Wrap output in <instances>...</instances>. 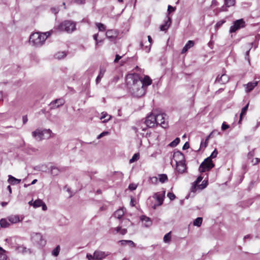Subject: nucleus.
Wrapping results in <instances>:
<instances>
[{"instance_id":"obj_7","label":"nucleus","mask_w":260,"mask_h":260,"mask_svg":"<svg viewBox=\"0 0 260 260\" xmlns=\"http://www.w3.org/2000/svg\"><path fill=\"white\" fill-rule=\"evenodd\" d=\"M31 241L36 244L43 247L46 244V241L43 239L42 235L39 233H33L31 235Z\"/></svg>"},{"instance_id":"obj_13","label":"nucleus","mask_w":260,"mask_h":260,"mask_svg":"<svg viewBox=\"0 0 260 260\" xmlns=\"http://www.w3.org/2000/svg\"><path fill=\"white\" fill-rule=\"evenodd\" d=\"M140 219L142 222H144V224L146 227H149L152 224V222L151 219L145 215H142L140 217Z\"/></svg>"},{"instance_id":"obj_51","label":"nucleus","mask_w":260,"mask_h":260,"mask_svg":"<svg viewBox=\"0 0 260 260\" xmlns=\"http://www.w3.org/2000/svg\"><path fill=\"white\" fill-rule=\"evenodd\" d=\"M86 257L88 259V260H94V254L92 255L91 254L87 253L86 254Z\"/></svg>"},{"instance_id":"obj_9","label":"nucleus","mask_w":260,"mask_h":260,"mask_svg":"<svg viewBox=\"0 0 260 260\" xmlns=\"http://www.w3.org/2000/svg\"><path fill=\"white\" fill-rule=\"evenodd\" d=\"M245 26V22L243 20V19H240L235 21L234 22L233 25L231 26L230 27V32H236L237 30L243 28Z\"/></svg>"},{"instance_id":"obj_45","label":"nucleus","mask_w":260,"mask_h":260,"mask_svg":"<svg viewBox=\"0 0 260 260\" xmlns=\"http://www.w3.org/2000/svg\"><path fill=\"white\" fill-rule=\"evenodd\" d=\"M207 186V182L203 181L202 184L198 186V188L201 189L205 188Z\"/></svg>"},{"instance_id":"obj_28","label":"nucleus","mask_w":260,"mask_h":260,"mask_svg":"<svg viewBox=\"0 0 260 260\" xmlns=\"http://www.w3.org/2000/svg\"><path fill=\"white\" fill-rule=\"evenodd\" d=\"M158 180L161 183L166 182L168 180L167 175L165 174L158 175Z\"/></svg>"},{"instance_id":"obj_21","label":"nucleus","mask_w":260,"mask_h":260,"mask_svg":"<svg viewBox=\"0 0 260 260\" xmlns=\"http://www.w3.org/2000/svg\"><path fill=\"white\" fill-rule=\"evenodd\" d=\"M141 81L143 83V86L145 88L147 86H148L152 83L151 79L148 76H145L143 80H141Z\"/></svg>"},{"instance_id":"obj_31","label":"nucleus","mask_w":260,"mask_h":260,"mask_svg":"<svg viewBox=\"0 0 260 260\" xmlns=\"http://www.w3.org/2000/svg\"><path fill=\"white\" fill-rule=\"evenodd\" d=\"M235 0H224V5L226 7H230L235 5Z\"/></svg>"},{"instance_id":"obj_15","label":"nucleus","mask_w":260,"mask_h":260,"mask_svg":"<svg viewBox=\"0 0 260 260\" xmlns=\"http://www.w3.org/2000/svg\"><path fill=\"white\" fill-rule=\"evenodd\" d=\"M106 35L109 39H115L117 37L118 34L114 29H109L107 31Z\"/></svg>"},{"instance_id":"obj_60","label":"nucleus","mask_w":260,"mask_h":260,"mask_svg":"<svg viewBox=\"0 0 260 260\" xmlns=\"http://www.w3.org/2000/svg\"><path fill=\"white\" fill-rule=\"evenodd\" d=\"M227 8H229V7H226L224 4V5L220 8V11H227Z\"/></svg>"},{"instance_id":"obj_18","label":"nucleus","mask_w":260,"mask_h":260,"mask_svg":"<svg viewBox=\"0 0 260 260\" xmlns=\"http://www.w3.org/2000/svg\"><path fill=\"white\" fill-rule=\"evenodd\" d=\"M194 45V42L193 41L189 40L188 41L186 45L184 46L182 50L181 53H185L189 49L193 47Z\"/></svg>"},{"instance_id":"obj_24","label":"nucleus","mask_w":260,"mask_h":260,"mask_svg":"<svg viewBox=\"0 0 260 260\" xmlns=\"http://www.w3.org/2000/svg\"><path fill=\"white\" fill-rule=\"evenodd\" d=\"M124 211L123 209H119L114 213V216L118 219H120L124 215Z\"/></svg>"},{"instance_id":"obj_17","label":"nucleus","mask_w":260,"mask_h":260,"mask_svg":"<svg viewBox=\"0 0 260 260\" xmlns=\"http://www.w3.org/2000/svg\"><path fill=\"white\" fill-rule=\"evenodd\" d=\"M8 219L9 222L13 224L18 223L22 220L20 219L19 216L18 215H11L8 217Z\"/></svg>"},{"instance_id":"obj_57","label":"nucleus","mask_w":260,"mask_h":260,"mask_svg":"<svg viewBox=\"0 0 260 260\" xmlns=\"http://www.w3.org/2000/svg\"><path fill=\"white\" fill-rule=\"evenodd\" d=\"M224 21H220L216 23V26L217 27H220L224 23Z\"/></svg>"},{"instance_id":"obj_41","label":"nucleus","mask_w":260,"mask_h":260,"mask_svg":"<svg viewBox=\"0 0 260 260\" xmlns=\"http://www.w3.org/2000/svg\"><path fill=\"white\" fill-rule=\"evenodd\" d=\"M119 242L120 243L121 245H125L127 244V242H131V245L133 246H134L135 245V243L133 242V241H131V240H120L119 241Z\"/></svg>"},{"instance_id":"obj_44","label":"nucleus","mask_w":260,"mask_h":260,"mask_svg":"<svg viewBox=\"0 0 260 260\" xmlns=\"http://www.w3.org/2000/svg\"><path fill=\"white\" fill-rule=\"evenodd\" d=\"M121 229V227L119 226L116 228L112 229L111 230V233H113V234H116L118 232H120Z\"/></svg>"},{"instance_id":"obj_29","label":"nucleus","mask_w":260,"mask_h":260,"mask_svg":"<svg viewBox=\"0 0 260 260\" xmlns=\"http://www.w3.org/2000/svg\"><path fill=\"white\" fill-rule=\"evenodd\" d=\"M151 44H149L148 45H145V46H144L143 45V43L142 42H140V46H141V48L142 49H143V50H145L146 52H149L150 50V48H151Z\"/></svg>"},{"instance_id":"obj_35","label":"nucleus","mask_w":260,"mask_h":260,"mask_svg":"<svg viewBox=\"0 0 260 260\" xmlns=\"http://www.w3.org/2000/svg\"><path fill=\"white\" fill-rule=\"evenodd\" d=\"M66 56L65 52H59L55 55V57L57 59H61Z\"/></svg>"},{"instance_id":"obj_26","label":"nucleus","mask_w":260,"mask_h":260,"mask_svg":"<svg viewBox=\"0 0 260 260\" xmlns=\"http://www.w3.org/2000/svg\"><path fill=\"white\" fill-rule=\"evenodd\" d=\"M0 225L2 228H8L10 225L9 220L5 218H2L0 220Z\"/></svg>"},{"instance_id":"obj_19","label":"nucleus","mask_w":260,"mask_h":260,"mask_svg":"<svg viewBox=\"0 0 260 260\" xmlns=\"http://www.w3.org/2000/svg\"><path fill=\"white\" fill-rule=\"evenodd\" d=\"M186 169L185 165L180 161L179 162H177V170L179 173H182L184 172Z\"/></svg>"},{"instance_id":"obj_14","label":"nucleus","mask_w":260,"mask_h":260,"mask_svg":"<svg viewBox=\"0 0 260 260\" xmlns=\"http://www.w3.org/2000/svg\"><path fill=\"white\" fill-rule=\"evenodd\" d=\"M229 81V77L226 74H222L220 77L218 76L215 80V82L224 84Z\"/></svg>"},{"instance_id":"obj_11","label":"nucleus","mask_w":260,"mask_h":260,"mask_svg":"<svg viewBox=\"0 0 260 260\" xmlns=\"http://www.w3.org/2000/svg\"><path fill=\"white\" fill-rule=\"evenodd\" d=\"M64 101L62 99H58L55 100H54L52 102L50 103V105L51 106V109H55L58 108L60 106H62L64 104Z\"/></svg>"},{"instance_id":"obj_30","label":"nucleus","mask_w":260,"mask_h":260,"mask_svg":"<svg viewBox=\"0 0 260 260\" xmlns=\"http://www.w3.org/2000/svg\"><path fill=\"white\" fill-rule=\"evenodd\" d=\"M202 221L203 218L202 217H198L193 221V225L197 226H200L202 223Z\"/></svg>"},{"instance_id":"obj_53","label":"nucleus","mask_w":260,"mask_h":260,"mask_svg":"<svg viewBox=\"0 0 260 260\" xmlns=\"http://www.w3.org/2000/svg\"><path fill=\"white\" fill-rule=\"evenodd\" d=\"M189 147V144L188 142H185V143L184 144L182 149L183 150H186L188 149Z\"/></svg>"},{"instance_id":"obj_58","label":"nucleus","mask_w":260,"mask_h":260,"mask_svg":"<svg viewBox=\"0 0 260 260\" xmlns=\"http://www.w3.org/2000/svg\"><path fill=\"white\" fill-rule=\"evenodd\" d=\"M254 150L253 149L252 151H250V152H249L248 153V156L249 158L252 157L254 156Z\"/></svg>"},{"instance_id":"obj_55","label":"nucleus","mask_w":260,"mask_h":260,"mask_svg":"<svg viewBox=\"0 0 260 260\" xmlns=\"http://www.w3.org/2000/svg\"><path fill=\"white\" fill-rule=\"evenodd\" d=\"M122 56H120L118 54H116L115 56V58L114 60L115 62H118V61L121 58Z\"/></svg>"},{"instance_id":"obj_1","label":"nucleus","mask_w":260,"mask_h":260,"mask_svg":"<svg viewBox=\"0 0 260 260\" xmlns=\"http://www.w3.org/2000/svg\"><path fill=\"white\" fill-rule=\"evenodd\" d=\"M126 82L132 94L136 97L140 98L145 93V87L138 76L129 74L126 76Z\"/></svg>"},{"instance_id":"obj_59","label":"nucleus","mask_w":260,"mask_h":260,"mask_svg":"<svg viewBox=\"0 0 260 260\" xmlns=\"http://www.w3.org/2000/svg\"><path fill=\"white\" fill-rule=\"evenodd\" d=\"M120 233L121 235H124L127 233V230L126 229H121Z\"/></svg>"},{"instance_id":"obj_48","label":"nucleus","mask_w":260,"mask_h":260,"mask_svg":"<svg viewBox=\"0 0 260 260\" xmlns=\"http://www.w3.org/2000/svg\"><path fill=\"white\" fill-rule=\"evenodd\" d=\"M175 7H173L170 5H169L168 7V13L170 14V13L175 11Z\"/></svg>"},{"instance_id":"obj_4","label":"nucleus","mask_w":260,"mask_h":260,"mask_svg":"<svg viewBox=\"0 0 260 260\" xmlns=\"http://www.w3.org/2000/svg\"><path fill=\"white\" fill-rule=\"evenodd\" d=\"M51 131L50 129H41L38 128L32 132V137L38 141H41L50 137Z\"/></svg>"},{"instance_id":"obj_3","label":"nucleus","mask_w":260,"mask_h":260,"mask_svg":"<svg viewBox=\"0 0 260 260\" xmlns=\"http://www.w3.org/2000/svg\"><path fill=\"white\" fill-rule=\"evenodd\" d=\"M56 29L60 31L71 33L76 29V23L71 20H65L56 27Z\"/></svg>"},{"instance_id":"obj_5","label":"nucleus","mask_w":260,"mask_h":260,"mask_svg":"<svg viewBox=\"0 0 260 260\" xmlns=\"http://www.w3.org/2000/svg\"><path fill=\"white\" fill-rule=\"evenodd\" d=\"M156 123L155 114L151 113L146 117L144 121L145 126H142L141 128L143 131H145L147 128L153 127Z\"/></svg>"},{"instance_id":"obj_52","label":"nucleus","mask_w":260,"mask_h":260,"mask_svg":"<svg viewBox=\"0 0 260 260\" xmlns=\"http://www.w3.org/2000/svg\"><path fill=\"white\" fill-rule=\"evenodd\" d=\"M229 127V125L225 124V123L224 122L221 126V129L222 131H225L226 129H228Z\"/></svg>"},{"instance_id":"obj_61","label":"nucleus","mask_w":260,"mask_h":260,"mask_svg":"<svg viewBox=\"0 0 260 260\" xmlns=\"http://www.w3.org/2000/svg\"><path fill=\"white\" fill-rule=\"evenodd\" d=\"M22 120L23 124H25L28 121L27 116L26 115L23 116L22 117Z\"/></svg>"},{"instance_id":"obj_50","label":"nucleus","mask_w":260,"mask_h":260,"mask_svg":"<svg viewBox=\"0 0 260 260\" xmlns=\"http://www.w3.org/2000/svg\"><path fill=\"white\" fill-rule=\"evenodd\" d=\"M109 134V132H103V133H102L101 134H100L97 137V139H101V138H102L103 137L106 136V135H107L108 134Z\"/></svg>"},{"instance_id":"obj_49","label":"nucleus","mask_w":260,"mask_h":260,"mask_svg":"<svg viewBox=\"0 0 260 260\" xmlns=\"http://www.w3.org/2000/svg\"><path fill=\"white\" fill-rule=\"evenodd\" d=\"M137 187V185L136 184H133V183L130 184L128 186L129 189L131 190H135L136 189Z\"/></svg>"},{"instance_id":"obj_63","label":"nucleus","mask_w":260,"mask_h":260,"mask_svg":"<svg viewBox=\"0 0 260 260\" xmlns=\"http://www.w3.org/2000/svg\"><path fill=\"white\" fill-rule=\"evenodd\" d=\"M259 125L260 122H257L256 125L254 127H253V131H255L259 127Z\"/></svg>"},{"instance_id":"obj_46","label":"nucleus","mask_w":260,"mask_h":260,"mask_svg":"<svg viewBox=\"0 0 260 260\" xmlns=\"http://www.w3.org/2000/svg\"><path fill=\"white\" fill-rule=\"evenodd\" d=\"M167 196L171 201L174 200L176 198L175 195L173 193L170 192L168 193Z\"/></svg>"},{"instance_id":"obj_6","label":"nucleus","mask_w":260,"mask_h":260,"mask_svg":"<svg viewBox=\"0 0 260 260\" xmlns=\"http://www.w3.org/2000/svg\"><path fill=\"white\" fill-rule=\"evenodd\" d=\"M214 167V164L213 163L211 159L209 158H206L203 162L200 165L199 167V171L201 172H205L208 171Z\"/></svg>"},{"instance_id":"obj_37","label":"nucleus","mask_w":260,"mask_h":260,"mask_svg":"<svg viewBox=\"0 0 260 260\" xmlns=\"http://www.w3.org/2000/svg\"><path fill=\"white\" fill-rule=\"evenodd\" d=\"M7 256L5 253V251L0 247V260H6Z\"/></svg>"},{"instance_id":"obj_38","label":"nucleus","mask_w":260,"mask_h":260,"mask_svg":"<svg viewBox=\"0 0 260 260\" xmlns=\"http://www.w3.org/2000/svg\"><path fill=\"white\" fill-rule=\"evenodd\" d=\"M139 158V153H135L134 154L132 158L129 160V163L132 164L135 161L138 160Z\"/></svg>"},{"instance_id":"obj_42","label":"nucleus","mask_w":260,"mask_h":260,"mask_svg":"<svg viewBox=\"0 0 260 260\" xmlns=\"http://www.w3.org/2000/svg\"><path fill=\"white\" fill-rule=\"evenodd\" d=\"M252 45H253V44L252 43H250V45H249V49L248 50H247L245 53V59L246 60H247L248 61V62H250V59H249V51L250 50V49H251L252 47Z\"/></svg>"},{"instance_id":"obj_36","label":"nucleus","mask_w":260,"mask_h":260,"mask_svg":"<svg viewBox=\"0 0 260 260\" xmlns=\"http://www.w3.org/2000/svg\"><path fill=\"white\" fill-rule=\"evenodd\" d=\"M43 204V202L41 200H36L34 203L33 206L34 207H41Z\"/></svg>"},{"instance_id":"obj_47","label":"nucleus","mask_w":260,"mask_h":260,"mask_svg":"<svg viewBox=\"0 0 260 260\" xmlns=\"http://www.w3.org/2000/svg\"><path fill=\"white\" fill-rule=\"evenodd\" d=\"M215 133H217V131H213L209 135V136L207 137V138H206V140H205V143H207V142L208 141L209 138H211V137H213L214 135L215 134Z\"/></svg>"},{"instance_id":"obj_43","label":"nucleus","mask_w":260,"mask_h":260,"mask_svg":"<svg viewBox=\"0 0 260 260\" xmlns=\"http://www.w3.org/2000/svg\"><path fill=\"white\" fill-rule=\"evenodd\" d=\"M217 154H218V151L216 149H215L212 152V153L210 155V156L208 157L207 158H209L210 159L212 160V158H214L217 156Z\"/></svg>"},{"instance_id":"obj_62","label":"nucleus","mask_w":260,"mask_h":260,"mask_svg":"<svg viewBox=\"0 0 260 260\" xmlns=\"http://www.w3.org/2000/svg\"><path fill=\"white\" fill-rule=\"evenodd\" d=\"M259 125L260 122H257L256 125L254 127H253V131H255L259 127Z\"/></svg>"},{"instance_id":"obj_20","label":"nucleus","mask_w":260,"mask_h":260,"mask_svg":"<svg viewBox=\"0 0 260 260\" xmlns=\"http://www.w3.org/2000/svg\"><path fill=\"white\" fill-rule=\"evenodd\" d=\"M257 85V82H251L248 83L246 85V91L249 92L251 91L256 85Z\"/></svg>"},{"instance_id":"obj_23","label":"nucleus","mask_w":260,"mask_h":260,"mask_svg":"<svg viewBox=\"0 0 260 260\" xmlns=\"http://www.w3.org/2000/svg\"><path fill=\"white\" fill-rule=\"evenodd\" d=\"M203 177L202 176H199L197 180L193 182V186L191 188V191L195 192L196 191V188L198 187V184L202 180Z\"/></svg>"},{"instance_id":"obj_56","label":"nucleus","mask_w":260,"mask_h":260,"mask_svg":"<svg viewBox=\"0 0 260 260\" xmlns=\"http://www.w3.org/2000/svg\"><path fill=\"white\" fill-rule=\"evenodd\" d=\"M98 34H94L93 36V39L96 41V45L99 44V41L98 40Z\"/></svg>"},{"instance_id":"obj_8","label":"nucleus","mask_w":260,"mask_h":260,"mask_svg":"<svg viewBox=\"0 0 260 260\" xmlns=\"http://www.w3.org/2000/svg\"><path fill=\"white\" fill-rule=\"evenodd\" d=\"M166 117L167 115L165 113L155 114L156 125L159 124L164 128L168 127V123L167 122H166Z\"/></svg>"},{"instance_id":"obj_54","label":"nucleus","mask_w":260,"mask_h":260,"mask_svg":"<svg viewBox=\"0 0 260 260\" xmlns=\"http://www.w3.org/2000/svg\"><path fill=\"white\" fill-rule=\"evenodd\" d=\"M150 179L153 183H156L157 182L158 178L157 177H152Z\"/></svg>"},{"instance_id":"obj_27","label":"nucleus","mask_w":260,"mask_h":260,"mask_svg":"<svg viewBox=\"0 0 260 260\" xmlns=\"http://www.w3.org/2000/svg\"><path fill=\"white\" fill-rule=\"evenodd\" d=\"M249 104H247L242 109L240 115V120L239 123H240L242 120L243 116L245 115L247 112Z\"/></svg>"},{"instance_id":"obj_16","label":"nucleus","mask_w":260,"mask_h":260,"mask_svg":"<svg viewBox=\"0 0 260 260\" xmlns=\"http://www.w3.org/2000/svg\"><path fill=\"white\" fill-rule=\"evenodd\" d=\"M171 24V20L170 17H167V20L164 24L161 25L160 26V30L165 31L168 29Z\"/></svg>"},{"instance_id":"obj_12","label":"nucleus","mask_w":260,"mask_h":260,"mask_svg":"<svg viewBox=\"0 0 260 260\" xmlns=\"http://www.w3.org/2000/svg\"><path fill=\"white\" fill-rule=\"evenodd\" d=\"M165 194V191H163L162 192H157L154 194L153 197L157 201L158 205H161L162 204Z\"/></svg>"},{"instance_id":"obj_10","label":"nucleus","mask_w":260,"mask_h":260,"mask_svg":"<svg viewBox=\"0 0 260 260\" xmlns=\"http://www.w3.org/2000/svg\"><path fill=\"white\" fill-rule=\"evenodd\" d=\"M111 254L109 252L102 251L100 250H95L94 252V256L95 260H102L106 256Z\"/></svg>"},{"instance_id":"obj_40","label":"nucleus","mask_w":260,"mask_h":260,"mask_svg":"<svg viewBox=\"0 0 260 260\" xmlns=\"http://www.w3.org/2000/svg\"><path fill=\"white\" fill-rule=\"evenodd\" d=\"M60 250V247L59 245L57 246L52 251V254L55 256H57L59 254Z\"/></svg>"},{"instance_id":"obj_25","label":"nucleus","mask_w":260,"mask_h":260,"mask_svg":"<svg viewBox=\"0 0 260 260\" xmlns=\"http://www.w3.org/2000/svg\"><path fill=\"white\" fill-rule=\"evenodd\" d=\"M51 174L54 176L58 175L59 173L61 172V170H60L57 167L55 166H52L51 167Z\"/></svg>"},{"instance_id":"obj_22","label":"nucleus","mask_w":260,"mask_h":260,"mask_svg":"<svg viewBox=\"0 0 260 260\" xmlns=\"http://www.w3.org/2000/svg\"><path fill=\"white\" fill-rule=\"evenodd\" d=\"M20 179L15 178L11 175L9 176L8 182L12 185L18 184L20 182Z\"/></svg>"},{"instance_id":"obj_34","label":"nucleus","mask_w":260,"mask_h":260,"mask_svg":"<svg viewBox=\"0 0 260 260\" xmlns=\"http://www.w3.org/2000/svg\"><path fill=\"white\" fill-rule=\"evenodd\" d=\"M179 142L180 139L179 138H176L174 140L170 143L169 146L172 147H176L179 144Z\"/></svg>"},{"instance_id":"obj_32","label":"nucleus","mask_w":260,"mask_h":260,"mask_svg":"<svg viewBox=\"0 0 260 260\" xmlns=\"http://www.w3.org/2000/svg\"><path fill=\"white\" fill-rule=\"evenodd\" d=\"M105 70L101 69L100 73L96 79V82L98 83L101 80L102 78L103 77L104 74L105 73Z\"/></svg>"},{"instance_id":"obj_64","label":"nucleus","mask_w":260,"mask_h":260,"mask_svg":"<svg viewBox=\"0 0 260 260\" xmlns=\"http://www.w3.org/2000/svg\"><path fill=\"white\" fill-rule=\"evenodd\" d=\"M51 11L53 13H54L55 14H56L58 13V10L55 8H51Z\"/></svg>"},{"instance_id":"obj_33","label":"nucleus","mask_w":260,"mask_h":260,"mask_svg":"<svg viewBox=\"0 0 260 260\" xmlns=\"http://www.w3.org/2000/svg\"><path fill=\"white\" fill-rule=\"evenodd\" d=\"M171 232H170L169 233L166 234L164 237V241L165 243H169L171 241Z\"/></svg>"},{"instance_id":"obj_39","label":"nucleus","mask_w":260,"mask_h":260,"mask_svg":"<svg viewBox=\"0 0 260 260\" xmlns=\"http://www.w3.org/2000/svg\"><path fill=\"white\" fill-rule=\"evenodd\" d=\"M96 25L100 31H104L106 30V27L103 23H96Z\"/></svg>"},{"instance_id":"obj_2","label":"nucleus","mask_w":260,"mask_h":260,"mask_svg":"<svg viewBox=\"0 0 260 260\" xmlns=\"http://www.w3.org/2000/svg\"><path fill=\"white\" fill-rule=\"evenodd\" d=\"M51 34V31H47L45 33H34L29 37V43L36 47L41 46Z\"/></svg>"}]
</instances>
